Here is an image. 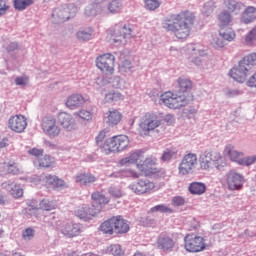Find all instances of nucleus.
<instances>
[{
	"instance_id": "nucleus-1",
	"label": "nucleus",
	"mask_w": 256,
	"mask_h": 256,
	"mask_svg": "<svg viewBox=\"0 0 256 256\" xmlns=\"http://www.w3.org/2000/svg\"><path fill=\"white\" fill-rule=\"evenodd\" d=\"M178 87V92L167 91L160 97V100L168 109H181L193 101V94L189 92L190 89H193V82L191 80L179 78Z\"/></svg>"
},
{
	"instance_id": "nucleus-2",
	"label": "nucleus",
	"mask_w": 256,
	"mask_h": 256,
	"mask_svg": "<svg viewBox=\"0 0 256 256\" xmlns=\"http://www.w3.org/2000/svg\"><path fill=\"white\" fill-rule=\"evenodd\" d=\"M143 152H133L129 156L120 160V165H136L138 171L146 177H158L164 179L165 171L157 167V158L150 156L144 160Z\"/></svg>"
},
{
	"instance_id": "nucleus-3",
	"label": "nucleus",
	"mask_w": 256,
	"mask_h": 256,
	"mask_svg": "<svg viewBox=\"0 0 256 256\" xmlns=\"http://www.w3.org/2000/svg\"><path fill=\"white\" fill-rule=\"evenodd\" d=\"M195 24V15L188 10L172 14L166 20L164 29L170 31L176 39H187L191 35V27Z\"/></svg>"
},
{
	"instance_id": "nucleus-4",
	"label": "nucleus",
	"mask_w": 256,
	"mask_h": 256,
	"mask_svg": "<svg viewBox=\"0 0 256 256\" xmlns=\"http://www.w3.org/2000/svg\"><path fill=\"white\" fill-rule=\"evenodd\" d=\"M253 65H256V53H251L240 60L238 65L230 70L229 75L237 83H245L247 77L253 73Z\"/></svg>"
},
{
	"instance_id": "nucleus-5",
	"label": "nucleus",
	"mask_w": 256,
	"mask_h": 256,
	"mask_svg": "<svg viewBox=\"0 0 256 256\" xmlns=\"http://www.w3.org/2000/svg\"><path fill=\"white\" fill-rule=\"evenodd\" d=\"M199 165L202 171H210V169L221 170L227 167V161L221 152L217 150H206L199 157Z\"/></svg>"
},
{
	"instance_id": "nucleus-6",
	"label": "nucleus",
	"mask_w": 256,
	"mask_h": 256,
	"mask_svg": "<svg viewBox=\"0 0 256 256\" xmlns=\"http://www.w3.org/2000/svg\"><path fill=\"white\" fill-rule=\"evenodd\" d=\"M129 147V137L127 135H116L107 139L101 147L102 153L111 155V153H121Z\"/></svg>"
},
{
	"instance_id": "nucleus-7",
	"label": "nucleus",
	"mask_w": 256,
	"mask_h": 256,
	"mask_svg": "<svg viewBox=\"0 0 256 256\" xmlns=\"http://www.w3.org/2000/svg\"><path fill=\"white\" fill-rule=\"evenodd\" d=\"M184 249L188 253H201L207 249L205 238L195 234H187L184 237Z\"/></svg>"
},
{
	"instance_id": "nucleus-8",
	"label": "nucleus",
	"mask_w": 256,
	"mask_h": 256,
	"mask_svg": "<svg viewBox=\"0 0 256 256\" xmlns=\"http://www.w3.org/2000/svg\"><path fill=\"white\" fill-rule=\"evenodd\" d=\"M95 64L97 69L104 75H113L115 73V56L111 53L99 55L95 60Z\"/></svg>"
},
{
	"instance_id": "nucleus-9",
	"label": "nucleus",
	"mask_w": 256,
	"mask_h": 256,
	"mask_svg": "<svg viewBox=\"0 0 256 256\" xmlns=\"http://www.w3.org/2000/svg\"><path fill=\"white\" fill-rule=\"evenodd\" d=\"M195 167H197V154L188 153L183 156L180 164L178 165V173L182 177H187V175L194 173Z\"/></svg>"
},
{
	"instance_id": "nucleus-10",
	"label": "nucleus",
	"mask_w": 256,
	"mask_h": 256,
	"mask_svg": "<svg viewBox=\"0 0 256 256\" xmlns=\"http://www.w3.org/2000/svg\"><path fill=\"white\" fill-rule=\"evenodd\" d=\"M77 15V8L74 4H64L56 9H54L52 13V19L54 21L61 23L63 21H69L71 17H75Z\"/></svg>"
},
{
	"instance_id": "nucleus-11",
	"label": "nucleus",
	"mask_w": 256,
	"mask_h": 256,
	"mask_svg": "<svg viewBox=\"0 0 256 256\" xmlns=\"http://www.w3.org/2000/svg\"><path fill=\"white\" fill-rule=\"evenodd\" d=\"M158 127H161V119L157 114L148 112L144 115V120L140 124V133L148 135L150 131H155Z\"/></svg>"
},
{
	"instance_id": "nucleus-12",
	"label": "nucleus",
	"mask_w": 256,
	"mask_h": 256,
	"mask_svg": "<svg viewBox=\"0 0 256 256\" xmlns=\"http://www.w3.org/2000/svg\"><path fill=\"white\" fill-rule=\"evenodd\" d=\"M225 181L229 191H241L245 183V177L235 170H230L225 175Z\"/></svg>"
},
{
	"instance_id": "nucleus-13",
	"label": "nucleus",
	"mask_w": 256,
	"mask_h": 256,
	"mask_svg": "<svg viewBox=\"0 0 256 256\" xmlns=\"http://www.w3.org/2000/svg\"><path fill=\"white\" fill-rule=\"evenodd\" d=\"M156 245L160 251L171 253L175 249L177 242L173 239V234L164 231L158 235Z\"/></svg>"
},
{
	"instance_id": "nucleus-14",
	"label": "nucleus",
	"mask_w": 256,
	"mask_h": 256,
	"mask_svg": "<svg viewBox=\"0 0 256 256\" xmlns=\"http://www.w3.org/2000/svg\"><path fill=\"white\" fill-rule=\"evenodd\" d=\"M129 189L135 193V195H148V193H151L153 189H155V182L145 178V179H139L136 182H133Z\"/></svg>"
},
{
	"instance_id": "nucleus-15",
	"label": "nucleus",
	"mask_w": 256,
	"mask_h": 256,
	"mask_svg": "<svg viewBox=\"0 0 256 256\" xmlns=\"http://www.w3.org/2000/svg\"><path fill=\"white\" fill-rule=\"evenodd\" d=\"M60 233L67 239H74V237H79L83 233V226L81 223L63 222Z\"/></svg>"
},
{
	"instance_id": "nucleus-16",
	"label": "nucleus",
	"mask_w": 256,
	"mask_h": 256,
	"mask_svg": "<svg viewBox=\"0 0 256 256\" xmlns=\"http://www.w3.org/2000/svg\"><path fill=\"white\" fill-rule=\"evenodd\" d=\"M8 128L14 133H24L27 129V117L16 114L8 119Z\"/></svg>"
},
{
	"instance_id": "nucleus-17",
	"label": "nucleus",
	"mask_w": 256,
	"mask_h": 256,
	"mask_svg": "<svg viewBox=\"0 0 256 256\" xmlns=\"http://www.w3.org/2000/svg\"><path fill=\"white\" fill-rule=\"evenodd\" d=\"M108 35L113 37L114 43H119L121 39H125L127 35H131V27L123 24H115L112 28L108 30Z\"/></svg>"
},
{
	"instance_id": "nucleus-18",
	"label": "nucleus",
	"mask_w": 256,
	"mask_h": 256,
	"mask_svg": "<svg viewBox=\"0 0 256 256\" xmlns=\"http://www.w3.org/2000/svg\"><path fill=\"white\" fill-rule=\"evenodd\" d=\"M74 213L78 219H81L82 221H91L93 217H97V215L101 213V210L99 208H95V206H80L75 210Z\"/></svg>"
},
{
	"instance_id": "nucleus-19",
	"label": "nucleus",
	"mask_w": 256,
	"mask_h": 256,
	"mask_svg": "<svg viewBox=\"0 0 256 256\" xmlns=\"http://www.w3.org/2000/svg\"><path fill=\"white\" fill-rule=\"evenodd\" d=\"M42 129L49 137H57L61 133V128L57 126L55 118H47L42 122Z\"/></svg>"
},
{
	"instance_id": "nucleus-20",
	"label": "nucleus",
	"mask_w": 256,
	"mask_h": 256,
	"mask_svg": "<svg viewBox=\"0 0 256 256\" xmlns=\"http://www.w3.org/2000/svg\"><path fill=\"white\" fill-rule=\"evenodd\" d=\"M57 123L64 129H69L70 131L77 127V125H75V120H73V116L67 112H60L58 114Z\"/></svg>"
},
{
	"instance_id": "nucleus-21",
	"label": "nucleus",
	"mask_w": 256,
	"mask_h": 256,
	"mask_svg": "<svg viewBox=\"0 0 256 256\" xmlns=\"http://www.w3.org/2000/svg\"><path fill=\"white\" fill-rule=\"evenodd\" d=\"M123 119V114L117 110L112 109L105 113L104 121L109 125V127H115V125H119Z\"/></svg>"
},
{
	"instance_id": "nucleus-22",
	"label": "nucleus",
	"mask_w": 256,
	"mask_h": 256,
	"mask_svg": "<svg viewBox=\"0 0 256 256\" xmlns=\"http://www.w3.org/2000/svg\"><path fill=\"white\" fill-rule=\"evenodd\" d=\"M114 221V232L118 235H125V233H129V222L123 218V216H113Z\"/></svg>"
},
{
	"instance_id": "nucleus-23",
	"label": "nucleus",
	"mask_w": 256,
	"mask_h": 256,
	"mask_svg": "<svg viewBox=\"0 0 256 256\" xmlns=\"http://www.w3.org/2000/svg\"><path fill=\"white\" fill-rule=\"evenodd\" d=\"M89 103V98L83 97L81 94H72L66 100V107L75 109Z\"/></svg>"
},
{
	"instance_id": "nucleus-24",
	"label": "nucleus",
	"mask_w": 256,
	"mask_h": 256,
	"mask_svg": "<svg viewBox=\"0 0 256 256\" xmlns=\"http://www.w3.org/2000/svg\"><path fill=\"white\" fill-rule=\"evenodd\" d=\"M188 53L194 59L195 63H197L199 57L207 56V51H205V48L201 44H189Z\"/></svg>"
},
{
	"instance_id": "nucleus-25",
	"label": "nucleus",
	"mask_w": 256,
	"mask_h": 256,
	"mask_svg": "<svg viewBox=\"0 0 256 256\" xmlns=\"http://www.w3.org/2000/svg\"><path fill=\"white\" fill-rule=\"evenodd\" d=\"M2 187L3 189H6V191H9L14 199H21V197H23V189L16 185L15 182H3Z\"/></svg>"
},
{
	"instance_id": "nucleus-26",
	"label": "nucleus",
	"mask_w": 256,
	"mask_h": 256,
	"mask_svg": "<svg viewBox=\"0 0 256 256\" xmlns=\"http://www.w3.org/2000/svg\"><path fill=\"white\" fill-rule=\"evenodd\" d=\"M0 173L8 175H19V173H21V170L14 161H10L0 163Z\"/></svg>"
},
{
	"instance_id": "nucleus-27",
	"label": "nucleus",
	"mask_w": 256,
	"mask_h": 256,
	"mask_svg": "<svg viewBox=\"0 0 256 256\" xmlns=\"http://www.w3.org/2000/svg\"><path fill=\"white\" fill-rule=\"evenodd\" d=\"M76 183L79 185H93L97 181V177L89 172L79 173L75 176Z\"/></svg>"
},
{
	"instance_id": "nucleus-28",
	"label": "nucleus",
	"mask_w": 256,
	"mask_h": 256,
	"mask_svg": "<svg viewBox=\"0 0 256 256\" xmlns=\"http://www.w3.org/2000/svg\"><path fill=\"white\" fill-rule=\"evenodd\" d=\"M224 155L229 157L230 161H238L243 157V153L235 150V146L228 144L224 148Z\"/></svg>"
},
{
	"instance_id": "nucleus-29",
	"label": "nucleus",
	"mask_w": 256,
	"mask_h": 256,
	"mask_svg": "<svg viewBox=\"0 0 256 256\" xmlns=\"http://www.w3.org/2000/svg\"><path fill=\"white\" fill-rule=\"evenodd\" d=\"M188 191L191 195H203L207 191V186L202 182H192L188 186Z\"/></svg>"
},
{
	"instance_id": "nucleus-30",
	"label": "nucleus",
	"mask_w": 256,
	"mask_h": 256,
	"mask_svg": "<svg viewBox=\"0 0 256 256\" xmlns=\"http://www.w3.org/2000/svg\"><path fill=\"white\" fill-rule=\"evenodd\" d=\"M219 35L224 41H235V37H237V34H235V30L231 27H220Z\"/></svg>"
},
{
	"instance_id": "nucleus-31",
	"label": "nucleus",
	"mask_w": 256,
	"mask_h": 256,
	"mask_svg": "<svg viewBox=\"0 0 256 256\" xmlns=\"http://www.w3.org/2000/svg\"><path fill=\"white\" fill-rule=\"evenodd\" d=\"M256 9L253 6L248 7L242 14L241 21L244 25H249V23H253L256 19Z\"/></svg>"
},
{
	"instance_id": "nucleus-32",
	"label": "nucleus",
	"mask_w": 256,
	"mask_h": 256,
	"mask_svg": "<svg viewBox=\"0 0 256 256\" xmlns=\"http://www.w3.org/2000/svg\"><path fill=\"white\" fill-rule=\"evenodd\" d=\"M46 185L52 187L53 189H59V187H67V184L57 176L47 175L46 176Z\"/></svg>"
},
{
	"instance_id": "nucleus-33",
	"label": "nucleus",
	"mask_w": 256,
	"mask_h": 256,
	"mask_svg": "<svg viewBox=\"0 0 256 256\" xmlns=\"http://www.w3.org/2000/svg\"><path fill=\"white\" fill-rule=\"evenodd\" d=\"M100 231L105 235H113L115 233V224L113 217L105 220L99 227Z\"/></svg>"
},
{
	"instance_id": "nucleus-34",
	"label": "nucleus",
	"mask_w": 256,
	"mask_h": 256,
	"mask_svg": "<svg viewBox=\"0 0 256 256\" xmlns=\"http://www.w3.org/2000/svg\"><path fill=\"white\" fill-rule=\"evenodd\" d=\"M34 209H42V211H53V209H57V204L49 199H43L39 202V205L34 206Z\"/></svg>"
},
{
	"instance_id": "nucleus-35",
	"label": "nucleus",
	"mask_w": 256,
	"mask_h": 256,
	"mask_svg": "<svg viewBox=\"0 0 256 256\" xmlns=\"http://www.w3.org/2000/svg\"><path fill=\"white\" fill-rule=\"evenodd\" d=\"M244 44L247 47H256V26L245 35Z\"/></svg>"
},
{
	"instance_id": "nucleus-36",
	"label": "nucleus",
	"mask_w": 256,
	"mask_h": 256,
	"mask_svg": "<svg viewBox=\"0 0 256 256\" xmlns=\"http://www.w3.org/2000/svg\"><path fill=\"white\" fill-rule=\"evenodd\" d=\"M107 9L109 13H112L113 15L121 13V9H123V2H121V0H111L107 5Z\"/></svg>"
},
{
	"instance_id": "nucleus-37",
	"label": "nucleus",
	"mask_w": 256,
	"mask_h": 256,
	"mask_svg": "<svg viewBox=\"0 0 256 256\" xmlns=\"http://www.w3.org/2000/svg\"><path fill=\"white\" fill-rule=\"evenodd\" d=\"M125 96H123L120 92H109L105 95V103H117L118 101H123Z\"/></svg>"
},
{
	"instance_id": "nucleus-38",
	"label": "nucleus",
	"mask_w": 256,
	"mask_h": 256,
	"mask_svg": "<svg viewBox=\"0 0 256 256\" xmlns=\"http://www.w3.org/2000/svg\"><path fill=\"white\" fill-rule=\"evenodd\" d=\"M163 5L161 0H144V7L146 11H157Z\"/></svg>"
},
{
	"instance_id": "nucleus-39",
	"label": "nucleus",
	"mask_w": 256,
	"mask_h": 256,
	"mask_svg": "<svg viewBox=\"0 0 256 256\" xmlns=\"http://www.w3.org/2000/svg\"><path fill=\"white\" fill-rule=\"evenodd\" d=\"M35 3L34 0H14V8L17 11H25L27 7H31Z\"/></svg>"
},
{
	"instance_id": "nucleus-40",
	"label": "nucleus",
	"mask_w": 256,
	"mask_h": 256,
	"mask_svg": "<svg viewBox=\"0 0 256 256\" xmlns=\"http://www.w3.org/2000/svg\"><path fill=\"white\" fill-rule=\"evenodd\" d=\"M218 21L220 27H227L233 21L229 12H222L218 15Z\"/></svg>"
},
{
	"instance_id": "nucleus-41",
	"label": "nucleus",
	"mask_w": 256,
	"mask_h": 256,
	"mask_svg": "<svg viewBox=\"0 0 256 256\" xmlns=\"http://www.w3.org/2000/svg\"><path fill=\"white\" fill-rule=\"evenodd\" d=\"M55 163V158H51L49 155H44L42 158L38 159L39 167L49 168L53 167Z\"/></svg>"
},
{
	"instance_id": "nucleus-42",
	"label": "nucleus",
	"mask_w": 256,
	"mask_h": 256,
	"mask_svg": "<svg viewBox=\"0 0 256 256\" xmlns=\"http://www.w3.org/2000/svg\"><path fill=\"white\" fill-rule=\"evenodd\" d=\"M91 197L92 200L96 201V203H99V205H108L110 201L109 198L101 194V192H94L92 193Z\"/></svg>"
},
{
	"instance_id": "nucleus-43",
	"label": "nucleus",
	"mask_w": 256,
	"mask_h": 256,
	"mask_svg": "<svg viewBox=\"0 0 256 256\" xmlns=\"http://www.w3.org/2000/svg\"><path fill=\"white\" fill-rule=\"evenodd\" d=\"M152 213H173V209L165 206V204H159L150 209Z\"/></svg>"
},
{
	"instance_id": "nucleus-44",
	"label": "nucleus",
	"mask_w": 256,
	"mask_h": 256,
	"mask_svg": "<svg viewBox=\"0 0 256 256\" xmlns=\"http://www.w3.org/2000/svg\"><path fill=\"white\" fill-rule=\"evenodd\" d=\"M107 252L110 253V255H114V256L123 255V249H121V245H119V244L110 245L107 248Z\"/></svg>"
},
{
	"instance_id": "nucleus-45",
	"label": "nucleus",
	"mask_w": 256,
	"mask_h": 256,
	"mask_svg": "<svg viewBox=\"0 0 256 256\" xmlns=\"http://www.w3.org/2000/svg\"><path fill=\"white\" fill-rule=\"evenodd\" d=\"M224 5L229 13H234L239 9V4L235 0H225Z\"/></svg>"
},
{
	"instance_id": "nucleus-46",
	"label": "nucleus",
	"mask_w": 256,
	"mask_h": 256,
	"mask_svg": "<svg viewBox=\"0 0 256 256\" xmlns=\"http://www.w3.org/2000/svg\"><path fill=\"white\" fill-rule=\"evenodd\" d=\"M76 37H77L78 41H89V40H91L92 32L91 31L87 32V31L82 30V31L77 32Z\"/></svg>"
},
{
	"instance_id": "nucleus-47",
	"label": "nucleus",
	"mask_w": 256,
	"mask_h": 256,
	"mask_svg": "<svg viewBox=\"0 0 256 256\" xmlns=\"http://www.w3.org/2000/svg\"><path fill=\"white\" fill-rule=\"evenodd\" d=\"M108 193L115 199H121V197H123V190H121L119 187L109 188Z\"/></svg>"
},
{
	"instance_id": "nucleus-48",
	"label": "nucleus",
	"mask_w": 256,
	"mask_h": 256,
	"mask_svg": "<svg viewBox=\"0 0 256 256\" xmlns=\"http://www.w3.org/2000/svg\"><path fill=\"white\" fill-rule=\"evenodd\" d=\"M78 117H80V119H83V121H91V119H93V113L89 112L88 110H80L77 113Z\"/></svg>"
},
{
	"instance_id": "nucleus-49",
	"label": "nucleus",
	"mask_w": 256,
	"mask_h": 256,
	"mask_svg": "<svg viewBox=\"0 0 256 256\" xmlns=\"http://www.w3.org/2000/svg\"><path fill=\"white\" fill-rule=\"evenodd\" d=\"M256 161V156H251V157H245L240 160H238L239 165H244L246 167H249V165H253Z\"/></svg>"
},
{
	"instance_id": "nucleus-50",
	"label": "nucleus",
	"mask_w": 256,
	"mask_h": 256,
	"mask_svg": "<svg viewBox=\"0 0 256 256\" xmlns=\"http://www.w3.org/2000/svg\"><path fill=\"white\" fill-rule=\"evenodd\" d=\"M211 45L214 49H223V47H225V42L223 39L216 36L212 39Z\"/></svg>"
},
{
	"instance_id": "nucleus-51",
	"label": "nucleus",
	"mask_w": 256,
	"mask_h": 256,
	"mask_svg": "<svg viewBox=\"0 0 256 256\" xmlns=\"http://www.w3.org/2000/svg\"><path fill=\"white\" fill-rule=\"evenodd\" d=\"M9 2L7 0H0V17H3L10 9Z\"/></svg>"
},
{
	"instance_id": "nucleus-52",
	"label": "nucleus",
	"mask_w": 256,
	"mask_h": 256,
	"mask_svg": "<svg viewBox=\"0 0 256 256\" xmlns=\"http://www.w3.org/2000/svg\"><path fill=\"white\" fill-rule=\"evenodd\" d=\"M22 237H23V239L31 241V239H33V237H35V230H33V228L25 229L22 233Z\"/></svg>"
},
{
	"instance_id": "nucleus-53",
	"label": "nucleus",
	"mask_w": 256,
	"mask_h": 256,
	"mask_svg": "<svg viewBox=\"0 0 256 256\" xmlns=\"http://www.w3.org/2000/svg\"><path fill=\"white\" fill-rule=\"evenodd\" d=\"M172 205H173V207H182V205H185V198H183L181 196L173 197Z\"/></svg>"
},
{
	"instance_id": "nucleus-54",
	"label": "nucleus",
	"mask_w": 256,
	"mask_h": 256,
	"mask_svg": "<svg viewBox=\"0 0 256 256\" xmlns=\"http://www.w3.org/2000/svg\"><path fill=\"white\" fill-rule=\"evenodd\" d=\"M28 154L32 155V157H41L43 155V149L32 148L28 151Z\"/></svg>"
},
{
	"instance_id": "nucleus-55",
	"label": "nucleus",
	"mask_w": 256,
	"mask_h": 256,
	"mask_svg": "<svg viewBox=\"0 0 256 256\" xmlns=\"http://www.w3.org/2000/svg\"><path fill=\"white\" fill-rule=\"evenodd\" d=\"M175 155H177V152H173V151L164 152L162 155V161H171L172 157H175Z\"/></svg>"
},
{
	"instance_id": "nucleus-56",
	"label": "nucleus",
	"mask_w": 256,
	"mask_h": 256,
	"mask_svg": "<svg viewBox=\"0 0 256 256\" xmlns=\"http://www.w3.org/2000/svg\"><path fill=\"white\" fill-rule=\"evenodd\" d=\"M27 83H29V78L28 77L23 76V77H17L15 79V84L16 85L25 86V85H27Z\"/></svg>"
},
{
	"instance_id": "nucleus-57",
	"label": "nucleus",
	"mask_w": 256,
	"mask_h": 256,
	"mask_svg": "<svg viewBox=\"0 0 256 256\" xmlns=\"http://www.w3.org/2000/svg\"><path fill=\"white\" fill-rule=\"evenodd\" d=\"M163 121L167 123V125H175V116H173V114H167L164 116Z\"/></svg>"
},
{
	"instance_id": "nucleus-58",
	"label": "nucleus",
	"mask_w": 256,
	"mask_h": 256,
	"mask_svg": "<svg viewBox=\"0 0 256 256\" xmlns=\"http://www.w3.org/2000/svg\"><path fill=\"white\" fill-rule=\"evenodd\" d=\"M248 87H256V72L246 82Z\"/></svg>"
},
{
	"instance_id": "nucleus-59",
	"label": "nucleus",
	"mask_w": 256,
	"mask_h": 256,
	"mask_svg": "<svg viewBox=\"0 0 256 256\" xmlns=\"http://www.w3.org/2000/svg\"><path fill=\"white\" fill-rule=\"evenodd\" d=\"M105 137H107V132H105V130L100 131L98 136L96 137V143H101V141H103Z\"/></svg>"
},
{
	"instance_id": "nucleus-60",
	"label": "nucleus",
	"mask_w": 256,
	"mask_h": 256,
	"mask_svg": "<svg viewBox=\"0 0 256 256\" xmlns=\"http://www.w3.org/2000/svg\"><path fill=\"white\" fill-rule=\"evenodd\" d=\"M85 15H86L87 17H93V15H97V12H96L93 8L87 7V8L85 9Z\"/></svg>"
},
{
	"instance_id": "nucleus-61",
	"label": "nucleus",
	"mask_w": 256,
	"mask_h": 256,
	"mask_svg": "<svg viewBox=\"0 0 256 256\" xmlns=\"http://www.w3.org/2000/svg\"><path fill=\"white\" fill-rule=\"evenodd\" d=\"M121 68L124 69V71L131 69V61L129 60L123 61L121 64Z\"/></svg>"
},
{
	"instance_id": "nucleus-62",
	"label": "nucleus",
	"mask_w": 256,
	"mask_h": 256,
	"mask_svg": "<svg viewBox=\"0 0 256 256\" xmlns=\"http://www.w3.org/2000/svg\"><path fill=\"white\" fill-rule=\"evenodd\" d=\"M17 47H18L17 43L12 42V43H10L9 46L7 47V51H8V52L15 51V50H17Z\"/></svg>"
},
{
	"instance_id": "nucleus-63",
	"label": "nucleus",
	"mask_w": 256,
	"mask_h": 256,
	"mask_svg": "<svg viewBox=\"0 0 256 256\" xmlns=\"http://www.w3.org/2000/svg\"><path fill=\"white\" fill-rule=\"evenodd\" d=\"M8 141L9 140L7 138L0 141V149H4V147H7V145H9Z\"/></svg>"
},
{
	"instance_id": "nucleus-64",
	"label": "nucleus",
	"mask_w": 256,
	"mask_h": 256,
	"mask_svg": "<svg viewBox=\"0 0 256 256\" xmlns=\"http://www.w3.org/2000/svg\"><path fill=\"white\" fill-rule=\"evenodd\" d=\"M129 173L134 179H137L139 177V173L134 170H130Z\"/></svg>"
}]
</instances>
